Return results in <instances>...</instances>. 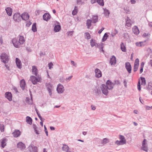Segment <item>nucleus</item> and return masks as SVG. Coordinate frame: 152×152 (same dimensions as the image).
<instances>
[{
  "instance_id": "1",
  "label": "nucleus",
  "mask_w": 152,
  "mask_h": 152,
  "mask_svg": "<svg viewBox=\"0 0 152 152\" xmlns=\"http://www.w3.org/2000/svg\"><path fill=\"white\" fill-rule=\"evenodd\" d=\"M30 79L32 83L34 85L36 84L38 82H41L42 79L39 76L37 77L34 76H31L30 77Z\"/></svg>"
},
{
  "instance_id": "2",
  "label": "nucleus",
  "mask_w": 152,
  "mask_h": 152,
  "mask_svg": "<svg viewBox=\"0 0 152 152\" xmlns=\"http://www.w3.org/2000/svg\"><path fill=\"white\" fill-rule=\"evenodd\" d=\"M1 61L4 63H7L9 60V56L5 53L1 54L0 56Z\"/></svg>"
},
{
  "instance_id": "3",
  "label": "nucleus",
  "mask_w": 152,
  "mask_h": 152,
  "mask_svg": "<svg viewBox=\"0 0 152 152\" xmlns=\"http://www.w3.org/2000/svg\"><path fill=\"white\" fill-rule=\"evenodd\" d=\"M146 140L144 139L142 141L141 149L142 150L147 152L148 148L147 146V143L146 142Z\"/></svg>"
},
{
  "instance_id": "4",
  "label": "nucleus",
  "mask_w": 152,
  "mask_h": 152,
  "mask_svg": "<svg viewBox=\"0 0 152 152\" xmlns=\"http://www.w3.org/2000/svg\"><path fill=\"white\" fill-rule=\"evenodd\" d=\"M56 90L59 94H61L64 92V88L62 84H59L57 86Z\"/></svg>"
},
{
  "instance_id": "5",
  "label": "nucleus",
  "mask_w": 152,
  "mask_h": 152,
  "mask_svg": "<svg viewBox=\"0 0 152 152\" xmlns=\"http://www.w3.org/2000/svg\"><path fill=\"white\" fill-rule=\"evenodd\" d=\"M101 88L102 93L106 96H107L108 94V89L106 86L105 84H102L101 87Z\"/></svg>"
},
{
  "instance_id": "6",
  "label": "nucleus",
  "mask_w": 152,
  "mask_h": 152,
  "mask_svg": "<svg viewBox=\"0 0 152 152\" xmlns=\"http://www.w3.org/2000/svg\"><path fill=\"white\" fill-rule=\"evenodd\" d=\"M13 18L15 21L19 22L21 20V15L19 13H16L14 14Z\"/></svg>"
},
{
  "instance_id": "7",
  "label": "nucleus",
  "mask_w": 152,
  "mask_h": 152,
  "mask_svg": "<svg viewBox=\"0 0 152 152\" xmlns=\"http://www.w3.org/2000/svg\"><path fill=\"white\" fill-rule=\"evenodd\" d=\"M105 85L108 90H111L113 89L114 84L112 83L110 80H108Z\"/></svg>"
},
{
  "instance_id": "8",
  "label": "nucleus",
  "mask_w": 152,
  "mask_h": 152,
  "mask_svg": "<svg viewBox=\"0 0 152 152\" xmlns=\"http://www.w3.org/2000/svg\"><path fill=\"white\" fill-rule=\"evenodd\" d=\"M95 75L96 77L99 78L102 76V73L101 71L98 69H96L95 70Z\"/></svg>"
},
{
  "instance_id": "9",
  "label": "nucleus",
  "mask_w": 152,
  "mask_h": 152,
  "mask_svg": "<svg viewBox=\"0 0 152 152\" xmlns=\"http://www.w3.org/2000/svg\"><path fill=\"white\" fill-rule=\"evenodd\" d=\"M17 147L21 150H23L26 148L25 145L22 142H19L17 144Z\"/></svg>"
},
{
  "instance_id": "10",
  "label": "nucleus",
  "mask_w": 152,
  "mask_h": 152,
  "mask_svg": "<svg viewBox=\"0 0 152 152\" xmlns=\"http://www.w3.org/2000/svg\"><path fill=\"white\" fill-rule=\"evenodd\" d=\"M20 85L22 89L24 90L26 87V84L24 79H22L20 81Z\"/></svg>"
},
{
  "instance_id": "11",
  "label": "nucleus",
  "mask_w": 152,
  "mask_h": 152,
  "mask_svg": "<svg viewBox=\"0 0 152 152\" xmlns=\"http://www.w3.org/2000/svg\"><path fill=\"white\" fill-rule=\"evenodd\" d=\"M12 43L14 46L17 48L19 47L20 44L19 42H18V40L16 38H14L12 41Z\"/></svg>"
},
{
  "instance_id": "12",
  "label": "nucleus",
  "mask_w": 152,
  "mask_h": 152,
  "mask_svg": "<svg viewBox=\"0 0 152 152\" xmlns=\"http://www.w3.org/2000/svg\"><path fill=\"white\" fill-rule=\"evenodd\" d=\"M30 152H37V148L34 145H31L29 146Z\"/></svg>"
},
{
  "instance_id": "13",
  "label": "nucleus",
  "mask_w": 152,
  "mask_h": 152,
  "mask_svg": "<svg viewBox=\"0 0 152 152\" xmlns=\"http://www.w3.org/2000/svg\"><path fill=\"white\" fill-rule=\"evenodd\" d=\"M116 60L115 57L114 56H112L110 60V63L111 65H115L116 64Z\"/></svg>"
},
{
  "instance_id": "14",
  "label": "nucleus",
  "mask_w": 152,
  "mask_h": 152,
  "mask_svg": "<svg viewBox=\"0 0 152 152\" xmlns=\"http://www.w3.org/2000/svg\"><path fill=\"white\" fill-rule=\"evenodd\" d=\"M29 18V15L26 12L24 13L21 15V18L23 20H28Z\"/></svg>"
},
{
  "instance_id": "15",
  "label": "nucleus",
  "mask_w": 152,
  "mask_h": 152,
  "mask_svg": "<svg viewBox=\"0 0 152 152\" xmlns=\"http://www.w3.org/2000/svg\"><path fill=\"white\" fill-rule=\"evenodd\" d=\"M33 128L34 130V132L36 134H40L41 132V130L35 125H33Z\"/></svg>"
},
{
  "instance_id": "16",
  "label": "nucleus",
  "mask_w": 152,
  "mask_h": 152,
  "mask_svg": "<svg viewBox=\"0 0 152 152\" xmlns=\"http://www.w3.org/2000/svg\"><path fill=\"white\" fill-rule=\"evenodd\" d=\"M32 74L37 76L38 71L37 67L35 66H33L32 67Z\"/></svg>"
},
{
  "instance_id": "17",
  "label": "nucleus",
  "mask_w": 152,
  "mask_h": 152,
  "mask_svg": "<svg viewBox=\"0 0 152 152\" xmlns=\"http://www.w3.org/2000/svg\"><path fill=\"white\" fill-rule=\"evenodd\" d=\"M126 68L129 73L131 72V66L129 62L126 63L125 64Z\"/></svg>"
},
{
  "instance_id": "18",
  "label": "nucleus",
  "mask_w": 152,
  "mask_h": 152,
  "mask_svg": "<svg viewBox=\"0 0 152 152\" xmlns=\"http://www.w3.org/2000/svg\"><path fill=\"white\" fill-rule=\"evenodd\" d=\"M119 139L120 140L122 144H125L126 143V140L125 137L123 135H120L119 136Z\"/></svg>"
},
{
  "instance_id": "19",
  "label": "nucleus",
  "mask_w": 152,
  "mask_h": 152,
  "mask_svg": "<svg viewBox=\"0 0 152 152\" xmlns=\"http://www.w3.org/2000/svg\"><path fill=\"white\" fill-rule=\"evenodd\" d=\"M43 17L44 20L47 21L50 19L51 16L49 14L46 13L43 15Z\"/></svg>"
},
{
  "instance_id": "20",
  "label": "nucleus",
  "mask_w": 152,
  "mask_h": 152,
  "mask_svg": "<svg viewBox=\"0 0 152 152\" xmlns=\"http://www.w3.org/2000/svg\"><path fill=\"white\" fill-rule=\"evenodd\" d=\"M16 63L17 66L19 69H21L22 67V64L21 61L18 58H16Z\"/></svg>"
},
{
  "instance_id": "21",
  "label": "nucleus",
  "mask_w": 152,
  "mask_h": 152,
  "mask_svg": "<svg viewBox=\"0 0 152 152\" xmlns=\"http://www.w3.org/2000/svg\"><path fill=\"white\" fill-rule=\"evenodd\" d=\"M5 97L10 101L12 100V95L11 93L7 92L5 94Z\"/></svg>"
},
{
  "instance_id": "22",
  "label": "nucleus",
  "mask_w": 152,
  "mask_h": 152,
  "mask_svg": "<svg viewBox=\"0 0 152 152\" xmlns=\"http://www.w3.org/2000/svg\"><path fill=\"white\" fill-rule=\"evenodd\" d=\"M1 146L3 148L6 145V142L7 141V138H3L2 140H1Z\"/></svg>"
},
{
  "instance_id": "23",
  "label": "nucleus",
  "mask_w": 152,
  "mask_h": 152,
  "mask_svg": "<svg viewBox=\"0 0 152 152\" xmlns=\"http://www.w3.org/2000/svg\"><path fill=\"white\" fill-rule=\"evenodd\" d=\"M5 10L8 15L11 16L12 12V9L10 7H7L6 8Z\"/></svg>"
},
{
  "instance_id": "24",
  "label": "nucleus",
  "mask_w": 152,
  "mask_h": 152,
  "mask_svg": "<svg viewBox=\"0 0 152 152\" xmlns=\"http://www.w3.org/2000/svg\"><path fill=\"white\" fill-rule=\"evenodd\" d=\"M133 32L134 34H139L140 31L138 27L136 26H134L132 29Z\"/></svg>"
},
{
  "instance_id": "25",
  "label": "nucleus",
  "mask_w": 152,
  "mask_h": 152,
  "mask_svg": "<svg viewBox=\"0 0 152 152\" xmlns=\"http://www.w3.org/2000/svg\"><path fill=\"white\" fill-rule=\"evenodd\" d=\"M12 134L14 137H18L20 135L21 132L19 130H16L12 133Z\"/></svg>"
},
{
  "instance_id": "26",
  "label": "nucleus",
  "mask_w": 152,
  "mask_h": 152,
  "mask_svg": "<svg viewBox=\"0 0 152 152\" xmlns=\"http://www.w3.org/2000/svg\"><path fill=\"white\" fill-rule=\"evenodd\" d=\"M25 42L24 37L22 36H20L19 39V43L20 44H23Z\"/></svg>"
},
{
  "instance_id": "27",
  "label": "nucleus",
  "mask_w": 152,
  "mask_h": 152,
  "mask_svg": "<svg viewBox=\"0 0 152 152\" xmlns=\"http://www.w3.org/2000/svg\"><path fill=\"white\" fill-rule=\"evenodd\" d=\"M131 22V20L129 18L127 17L126 19L125 25L128 27H130L132 25V24Z\"/></svg>"
},
{
  "instance_id": "28",
  "label": "nucleus",
  "mask_w": 152,
  "mask_h": 152,
  "mask_svg": "<svg viewBox=\"0 0 152 152\" xmlns=\"http://www.w3.org/2000/svg\"><path fill=\"white\" fill-rule=\"evenodd\" d=\"M104 46V44L102 43H101L99 44H97L96 47L99 48L101 50H102L103 52H104V51L103 50V48Z\"/></svg>"
},
{
  "instance_id": "29",
  "label": "nucleus",
  "mask_w": 152,
  "mask_h": 152,
  "mask_svg": "<svg viewBox=\"0 0 152 152\" xmlns=\"http://www.w3.org/2000/svg\"><path fill=\"white\" fill-rule=\"evenodd\" d=\"M61 29V26L59 25H56L54 28V31L55 32H58Z\"/></svg>"
},
{
  "instance_id": "30",
  "label": "nucleus",
  "mask_w": 152,
  "mask_h": 152,
  "mask_svg": "<svg viewBox=\"0 0 152 152\" xmlns=\"http://www.w3.org/2000/svg\"><path fill=\"white\" fill-rule=\"evenodd\" d=\"M26 121L28 124L30 125H31L32 124V119L29 116L26 117Z\"/></svg>"
},
{
  "instance_id": "31",
  "label": "nucleus",
  "mask_w": 152,
  "mask_h": 152,
  "mask_svg": "<svg viewBox=\"0 0 152 152\" xmlns=\"http://www.w3.org/2000/svg\"><path fill=\"white\" fill-rule=\"evenodd\" d=\"M90 43L92 47H94V46L96 47L97 44L95 40H94L93 39H91V40Z\"/></svg>"
},
{
  "instance_id": "32",
  "label": "nucleus",
  "mask_w": 152,
  "mask_h": 152,
  "mask_svg": "<svg viewBox=\"0 0 152 152\" xmlns=\"http://www.w3.org/2000/svg\"><path fill=\"white\" fill-rule=\"evenodd\" d=\"M109 142L110 141L109 139H107V138H104L102 140L101 143L103 144H106L109 143Z\"/></svg>"
},
{
  "instance_id": "33",
  "label": "nucleus",
  "mask_w": 152,
  "mask_h": 152,
  "mask_svg": "<svg viewBox=\"0 0 152 152\" xmlns=\"http://www.w3.org/2000/svg\"><path fill=\"white\" fill-rule=\"evenodd\" d=\"M92 22V20L90 19H88L86 21V26H87V28L89 29L91 26V23Z\"/></svg>"
},
{
  "instance_id": "34",
  "label": "nucleus",
  "mask_w": 152,
  "mask_h": 152,
  "mask_svg": "<svg viewBox=\"0 0 152 152\" xmlns=\"http://www.w3.org/2000/svg\"><path fill=\"white\" fill-rule=\"evenodd\" d=\"M46 86L47 89H53V85L50 83H47L46 84Z\"/></svg>"
},
{
  "instance_id": "35",
  "label": "nucleus",
  "mask_w": 152,
  "mask_h": 152,
  "mask_svg": "<svg viewBox=\"0 0 152 152\" xmlns=\"http://www.w3.org/2000/svg\"><path fill=\"white\" fill-rule=\"evenodd\" d=\"M62 150L65 151H67L69 150V148L68 145H64L62 148Z\"/></svg>"
},
{
  "instance_id": "36",
  "label": "nucleus",
  "mask_w": 152,
  "mask_h": 152,
  "mask_svg": "<svg viewBox=\"0 0 152 152\" xmlns=\"http://www.w3.org/2000/svg\"><path fill=\"white\" fill-rule=\"evenodd\" d=\"M78 7H75L74 10L72 12V14L73 15H76L77 12L78 11Z\"/></svg>"
},
{
  "instance_id": "37",
  "label": "nucleus",
  "mask_w": 152,
  "mask_h": 152,
  "mask_svg": "<svg viewBox=\"0 0 152 152\" xmlns=\"http://www.w3.org/2000/svg\"><path fill=\"white\" fill-rule=\"evenodd\" d=\"M92 20L93 23H96L98 20V16H94L92 17Z\"/></svg>"
},
{
  "instance_id": "38",
  "label": "nucleus",
  "mask_w": 152,
  "mask_h": 152,
  "mask_svg": "<svg viewBox=\"0 0 152 152\" xmlns=\"http://www.w3.org/2000/svg\"><path fill=\"white\" fill-rule=\"evenodd\" d=\"M104 14L105 16L107 17L109 16L110 14L109 11L106 9H104Z\"/></svg>"
},
{
  "instance_id": "39",
  "label": "nucleus",
  "mask_w": 152,
  "mask_h": 152,
  "mask_svg": "<svg viewBox=\"0 0 152 152\" xmlns=\"http://www.w3.org/2000/svg\"><path fill=\"white\" fill-rule=\"evenodd\" d=\"M32 30L34 32L37 31L36 23H34L33 24L32 27Z\"/></svg>"
},
{
  "instance_id": "40",
  "label": "nucleus",
  "mask_w": 152,
  "mask_h": 152,
  "mask_svg": "<svg viewBox=\"0 0 152 152\" xmlns=\"http://www.w3.org/2000/svg\"><path fill=\"white\" fill-rule=\"evenodd\" d=\"M121 48L123 52H125L126 51V48L123 43H122L121 44Z\"/></svg>"
},
{
  "instance_id": "41",
  "label": "nucleus",
  "mask_w": 152,
  "mask_h": 152,
  "mask_svg": "<svg viewBox=\"0 0 152 152\" xmlns=\"http://www.w3.org/2000/svg\"><path fill=\"white\" fill-rule=\"evenodd\" d=\"M97 2L100 6H103L104 5V2L103 0H97Z\"/></svg>"
},
{
  "instance_id": "42",
  "label": "nucleus",
  "mask_w": 152,
  "mask_h": 152,
  "mask_svg": "<svg viewBox=\"0 0 152 152\" xmlns=\"http://www.w3.org/2000/svg\"><path fill=\"white\" fill-rule=\"evenodd\" d=\"M4 126L3 124L0 123V130L1 132H3L4 131Z\"/></svg>"
},
{
  "instance_id": "43",
  "label": "nucleus",
  "mask_w": 152,
  "mask_h": 152,
  "mask_svg": "<svg viewBox=\"0 0 152 152\" xmlns=\"http://www.w3.org/2000/svg\"><path fill=\"white\" fill-rule=\"evenodd\" d=\"M85 38L87 39H89L91 38L90 35L88 32H86L85 33Z\"/></svg>"
},
{
  "instance_id": "44",
  "label": "nucleus",
  "mask_w": 152,
  "mask_h": 152,
  "mask_svg": "<svg viewBox=\"0 0 152 152\" xmlns=\"http://www.w3.org/2000/svg\"><path fill=\"white\" fill-rule=\"evenodd\" d=\"M108 37V35L107 34V33H105L103 36V38L102 39V42H104L107 39V37Z\"/></svg>"
},
{
  "instance_id": "45",
  "label": "nucleus",
  "mask_w": 152,
  "mask_h": 152,
  "mask_svg": "<svg viewBox=\"0 0 152 152\" xmlns=\"http://www.w3.org/2000/svg\"><path fill=\"white\" fill-rule=\"evenodd\" d=\"M85 0H77L76 3L78 4H81L84 3Z\"/></svg>"
},
{
  "instance_id": "46",
  "label": "nucleus",
  "mask_w": 152,
  "mask_h": 152,
  "mask_svg": "<svg viewBox=\"0 0 152 152\" xmlns=\"http://www.w3.org/2000/svg\"><path fill=\"white\" fill-rule=\"evenodd\" d=\"M139 60L138 58H137L136 59L134 64V65H137V66H138L139 65Z\"/></svg>"
},
{
  "instance_id": "47",
  "label": "nucleus",
  "mask_w": 152,
  "mask_h": 152,
  "mask_svg": "<svg viewBox=\"0 0 152 152\" xmlns=\"http://www.w3.org/2000/svg\"><path fill=\"white\" fill-rule=\"evenodd\" d=\"M141 78L142 81L141 85H145V78L142 77Z\"/></svg>"
},
{
  "instance_id": "48",
  "label": "nucleus",
  "mask_w": 152,
  "mask_h": 152,
  "mask_svg": "<svg viewBox=\"0 0 152 152\" xmlns=\"http://www.w3.org/2000/svg\"><path fill=\"white\" fill-rule=\"evenodd\" d=\"M115 143V144L118 145H123L120 141L118 140H116Z\"/></svg>"
},
{
  "instance_id": "49",
  "label": "nucleus",
  "mask_w": 152,
  "mask_h": 152,
  "mask_svg": "<svg viewBox=\"0 0 152 152\" xmlns=\"http://www.w3.org/2000/svg\"><path fill=\"white\" fill-rule=\"evenodd\" d=\"M101 93V91L100 90V89H97L96 91V94H97V95H99Z\"/></svg>"
},
{
  "instance_id": "50",
  "label": "nucleus",
  "mask_w": 152,
  "mask_h": 152,
  "mask_svg": "<svg viewBox=\"0 0 152 152\" xmlns=\"http://www.w3.org/2000/svg\"><path fill=\"white\" fill-rule=\"evenodd\" d=\"M72 76H71L68 77H66L65 79V80L66 82H69L71 80L72 78Z\"/></svg>"
},
{
  "instance_id": "51",
  "label": "nucleus",
  "mask_w": 152,
  "mask_h": 152,
  "mask_svg": "<svg viewBox=\"0 0 152 152\" xmlns=\"http://www.w3.org/2000/svg\"><path fill=\"white\" fill-rule=\"evenodd\" d=\"M152 88V83H149L148 84V86L147 87V88L148 90H150Z\"/></svg>"
},
{
  "instance_id": "52",
  "label": "nucleus",
  "mask_w": 152,
  "mask_h": 152,
  "mask_svg": "<svg viewBox=\"0 0 152 152\" xmlns=\"http://www.w3.org/2000/svg\"><path fill=\"white\" fill-rule=\"evenodd\" d=\"M138 66L134 65L133 68V71L134 72L136 71L138 68Z\"/></svg>"
},
{
  "instance_id": "53",
  "label": "nucleus",
  "mask_w": 152,
  "mask_h": 152,
  "mask_svg": "<svg viewBox=\"0 0 152 152\" xmlns=\"http://www.w3.org/2000/svg\"><path fill=\"white\" fill-rule=\"evenodd\" d=\"M53 89H47V90L48 91V93H49V95L50 96H51L52 95V90Z\"/></svg>"
},
{
  "instance_id": "54",
  "label": "nucleus",
  "mask_w": 152,
  "mask_h": 152,
  "mask_svg": "<svg viewBox=\"0 0 152 152\" xmlns=\"http://www.w3.org/2000/svg\"><path fill=\"white\" fill-rule=\"evenodd\" d=\"M53 64L52 62H50L48 64V66L50 69H51L53 68Z\"/></svg>"
},
{
  "instance_id": "55",
  "label": "nucleus",
  "mask_w": 152,
  "mask_h": 152,
  "mask_svg": "<svg viewBox=\"0 0 152 152\" xmlns=\"http://www.w3.org/2000/svg\"><path fill=\"white\" fill-rule=\"evenodd\" d=\"M140 81H139L138 82V85H137V88L138 89L139 91H140L141 90V88H140Z\"/></svg>"
},
{
  "instance_id": "56",
  "label": "nucleus",
  "mask_w": 152,
  "mask_h": 152,
  "mask_svg": "<svg viewBox=\"0 0 152 152\" xmlns=\"http://www.w3.org/2000/svg\"><path fill=\"white\" fill-rule=\"evenodd\" d=\"M5 66L6 67V68L8 70H10V64H5Z\"/></svg>"
},
{
  "instance_id": "57",
  "label": "nucleus",
  "mask_w": 152,
  "mask_h": 152,
  "mask_svg": "<svg viewBox=\"0 0 152 152\" xmlns=\"http://www.w3.org/2000/svg\"><path fill=\"white\" fill-rule=\"evenodd\" d=\"M44 129H45V134H46L47 136H48V132L47 129V128H46V126L45 125L44 126Z\"/></svg>"
},
{
  "instance_id": "58",
  "label": "nucleus",
  "mask_w": 152,
  "mask_h": 152,
  "mask_svg": "<svg viewBox=\"0 0 152 152\" xmlns=\"http://www.w3.org/2000/svg\"><path fill=\"white\" fill-rule=\"evenodd\" d=\"M140 42L141 44V47H143L146 45L145 42Z\"/></svg>"
},
{
  "instance_id": "59",
  "label": "nucleus",
  "mask_w": 152,
  "mask_h": 152,
  "mask_svg": "<svg viewBox=\"0 0 152 152\" xmlns=\"http://www.w3.org/2000/svg\"><path fill=\"white\" fill-rule=\"evenodd\" d=\"M31 23L30 21H27L26 22V26L28 27H29L31 24Z\"/></svg>"
},
{
  "instance_id": "60",
  "label": "nucleus",
  "mask_w": 152,
  "mask_h": 152,
  "mask_svg": "<svg viewBox=\"0 0 152 152\" xmlns=\"http://www.w3.org/2000/svg\"><path fill=\"white\" fill-rule=\"evenodd\" d=\"M74 31H69L68 32V36H72V32H73Z\"/></svg>"
},
{
  "instance_id": "61",
  "label": "nucleus",
  "mask_w": 152,
  "mask_h": 152,
  "mask_svg": "<svg viewBox=\"0 0 152 152\" xmlns=\"http://www.w3.org/2000/svg\"><path fill=\"white\" fill-rule=\"evenodd\" d=\"M71 64L73 65L74 66L76 67V64H75V62L73 61H71Z\"/></svg>"
},
{
  "instance_id": "62",
  "label": "nucleus",
  "mask_w": 152,
  "mask_h": 152,
  "mask_svg": "<svg viewBox=\"0 0 152 152\" xmlns=\"http://www.w3.org/2000/svg\"><path fill=\"white\" fill-rule=\"evenodd\" d=\"M130 1L132 4H134L136 3L137 0H130Z\"/></svg>"
},
{
  "instance_id": "63",
  "label": "nucleus",
  "mask_w": 152,
  "mask_h": 152,
  "mask_svg": "<svg viewBox=\"0 0 152 152\" xmlns=\"http://www.w3.org/2000/svg\"><path fill=\"white\" fill-rule=\"evenodd\" d=\"M146 109L147 110H150V109H152V106L149 107V106H146Z\"/></svg>"
},
{
  "instance_id": "64",
  "label": "nucleus",
  "mask_w": 152,
  "mask_h": 152,
  "mask_svg": "<svg viewBox=\"0 0 152 152\" xmlns=\"http://www.w3.org/2000/svg\"><path fill=\"white\" fill-rule=\"evenodd\" d=\"M115 84L118 85L120 84V82L119 80H116L115 82Z\"/></svg>"
}]
</instances>
